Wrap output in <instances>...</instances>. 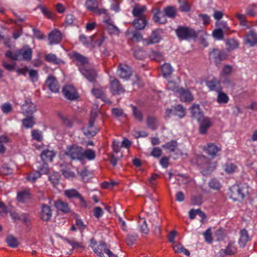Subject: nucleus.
I'll list each match as a JSON object with an SVG mask.
<instances>
[{
    "label": "nucleus",
    "instance_id": "obj_41",
    "mask_svg": "<svg viewBox=\"0 0 257 257\" xmlns=\"http://www.w3.org/2000/svg\"><path fill=\"white\" fill-rule=\"evenodd\" d=\"M173 248L176 253H184L185 255H190V252L188 250L185 248L183 245L180 243H177L173 245Z\"/></svg>",
    "mask_w": 257,
    "mask_h": 257
},
{
    "label": "nucleus",
    "instance_id": "obj_36",
    "mask_svg": "<svg viewBox=\"0 0 257 257\" xmlns=\"http://www.w3.org/2000/svg\"><path fill=\"white\" fill-rule=\"evenodd\" d=\"M106 24V27L107 30L110 34H118L119 30L118 28L113 25L112 22L110 20H108L105 21Z\"/></svg>",
    "mask_w": 257,
    "mask_h": 257
},
{
    "label": "nucleus",
    "instance_id": "obj_9",
    "mask_svg": "<svg viewBox=\"0 0 257 257\" xmlns=\"http://www.w3.org/2000/svg\"><path fill=\"white\" fill-rule=\"evenodd\" d=\"M85 6L88 11L92 12L97 15H101L102 14H106L107 11L105 9H98L96 0H86Z\"/></svg>",
    "mask_w": 257,
    "mask_h": 257
},
{
    "label": "nucleus",
    "instance_id": "obj_55",
    "mask_svg": "<svg viewBox=\"0 0 257 257\" xmlns=\"http://www.w3.org/2000/svg\"><path fill=\"white\" fill-rule=\"evenodd\" d=\"M9 142V139L5 136L0 137V153H3L5 151V145Z\"/></svg>",
    "mask_w": 257,
    "mask_h": 257
},
{
    "label": "nucleus",
    "instance_id": "obj_46",
    "mask_svg": "<svg viewBox=\"0 0 257 257\" xmlns=\"http://www.w3.org/2000/svg\"><path fill=\"white\" fill-rule=\"evenodd\" d=\"M177 147V143L175 141H171L162 146V147L170 152H174Z\"/></svg>",
    "mask_w": 257,
    "mask_h": 257
},
{
    "label": "nucleus",
    "instance_id": "obj_38",
    "mask_svg": "<svg viewBox=\"0 0 257 257\" xmlns=\"http://www.w3.org/2000/svg\"><path fill=\"white\" fill-rule=\"evenodd\" d=\"M45 59L48 62L54 64H58L62 62L61 59L57 58L55 54L52 53L46 54L45 56Z\"/></svg>",
    "mask_w": 257,
    "mask_h": 257
},
{
    "label": "nucleus",
    "instance_id": "obj_43",
    "mask_svg": "<svg viewBox=\"0 0 257 257\" xmlns=\"http://www.w3.org/2000/svg\"><path fill=\"white\" fill-rule=\"evenodd\" d=\"M149 56L151 59L157 62H161L164 60V56L163 54L158 51H151L149 54Z\"/></svg>",
    "mask_w": 257,
    "mask_h": 257
},
{
    "label": "nucleus",
    "instance_id": "obj_1",
    "mask_svg": "<svg viewBox=\"0 0 257 257\" xmlns=\"http://www.w3.org/2000/svg\"><path fill=\"white\" fill-rule=\"evenodd\" d=\"M65 155L72 161H79L81 162L85 159L92 161L96 157L95 152L92 149L84 150L82 147L72 145L68 146L64 152Z\"/></svg>",
    "mask_w": 257,
    "mask_h": 257
},
{
    "label": "nucleus",
    "instance_id": "obj_42",
    "mask_svg": "<svg viewBox=\"0 0 257 257\" xmlns=\"http://www.w3.org/2000/svg\"><path fill=\"white\" fill-rule=\"evenodd\" d=\"M223 169L227 174H230L237 171V167L231 163H227L224 165Z\"/></svg>",
    "mask_w": 257,
    "mask_h": 257
},
{
    "label": "nucleus",
    "instance_id": "obj_22",
    "mask_svg": "<svg viewBox=\"0 0 257 257\" xmlns=\"http://www.w3.org/2000/svg\"><path fill=\"white\" fill-rule=\"evenodd\" d=\"M52 217V211L51 208L46 205H43L42 206V211L41 212V218L44 221H48Z\"/></svg>",
    "mask_w": 257,
    "mask_h": 257
},
{
    "label": "nucleus",
    "instance_id": "obj_60",
    "mask_svg": "<svg viewBox=\"0 0 257 257\" xmlns=\"http://www.w3.org/2000/svg\"><path fill=\"white\" fill-rule=\"evenodd\" d=\"M60 175L58 173H54L52 174H51L49 176V180L52 182V183L55 185L58 184L59 181Z\"/></svg>",
    "mask_w": 257,
    "mask_h": 257
},
{
    "label": "nucleus",
    "instance_id": "obj_19",
    "mask_svg": "<svg viewBox=\"0 0 257 257\" xmlns=\"http://www.w3.org/2000/svg\"><path fill=\"white\" fill-rule=\"evenodd\" d=\"M206 84L211 91H215L218 92L220 90H222V89L220 82L216 78H213L212 80L207 81L206 82Z\"/></svg>",
    "mask_w": 257,
    "mask_h": 257
},
{
    "label": "nucleus",
    "instance_id": "obj_11",
    "mask_svg": "<svg viewBox=\"0 0 257 257\" xmlns=\"http://www.w3.org/2000/svg\"><path fill=\"white\" fill-rule=\"evenodd\" d=\"M90 247L93 251L100 257H104L103 252L106 253V250L108 249L106 248V243L103 241H101L98 245L96 242L91 241Z\"/></svg>",
    "mask_w": 257,
    "mask_h": 257
},
{
    "label": "nucleus",
    "instance_id": "obj_6",
    "mask_svg": "<svg viewBox=\"0 0 257 257\" xmlns=\"http://www.w3.org/2000/svg\"><path fill=\"white\" fill-rule=\"evenodd\" d=\"M176 33L177 36L181 39H186L196 35V33L193 29L186 27H179L176 30Z\"/></svg>",
    "mask_w": 257,
    "mask_h": 257
},
{
    "label": "nucleus",
    "instance_id": "obj_28",
    "mask_svg": "<svg viewBox=\"0 0 257 257\" xmlns=\"http://www.w3.org/2000/svg\"><path fill=\"white\" fill-rule=\"evenodd\" d=\"M147 23L146 17H142L141 18H137L133 22V24L136 29H144Z\"/></svg>",
    "mask_w": 257,
    "mask_h": 257
},
{
    "label": "nucleus",
    "instance_id": "obj_49",
    "mask_svg": "<svg viewBox=\"0 0 257 257\" xmlns=\"http://www.w3.org/2000/svg\"><path fill=\"white\" fill-rule=\"evenodd\" d=\"M32 139L38 142H41L43 140L42 132L38 130H34L31 133Z\"/></svg>",
    "mask_w": 257,
    "mask_h": 257
},
{
    "label": "nucleus",
    "instance_id": "obj_45",
    "mask_svg": "<svg viewBox=\"0 0 257 257\" xmlns=\"http://www.w3.org/2000/svg\"><path fill=\"white\" fill-rule=\"evenodd\" d=\"M222 251L228 255H232L236 252V247L234 242H230L226 249L224 250H222Z\"/></svg>",
    "mask_w": 257,
    "mask_h": 257
},
{
    "label": "nucleus",
    "instance_id": "obj_16",
    "mask_svg": "<svg viewBox=\"0 0 257 257\" xmlns=\"http://www.w3.org/2000/svg\"><path fill=\"white\" fill-rule=\"evenodd\" d=\"M79 70L89 81H93L96 76V72L92 69L87 68L86 67L82 66L80 67Z\"/></svg>",
    "mask_w": 257,
    "mask_h": 257
},
{
    "label": "nucleus",
    "instance_id": "obj_5",
    "mask_svg": "<svg viewBox=\"0 0 257 257\" xmlns=\"http://www.w3.org/2000/svg\"><path fill=\"white\" fill-rule=\"evenodd\" d=\"M98 110L97 109H93L91 112L90 118L89 120L87 126L83 128V132L85 136H94L96 134V131L93 128V123L97 115Z\"/></svg>",
    "mask_w": 257,
    "mask_h": 257
},
{
    "label": "nucleus",
    "instance_id": "obj_4",
    "mask_svg": "<svg viewBox=\"0 0 257 257\" xmlns=\"http://www.w3.org/2000/svg\"><path fill=\"white\" fill-rule=\"evenodd\" d=\"M196 163L198 165L201 166L204 175L210 173L216 167L215 163L211 162L207 157L202 155L197 156Z\"/></svg>",
    "mask_w": 257,
    "mask_h": 257
},
{
    "label": "nucleus",
    "instance_id": "obj_48",
    "mask_svg": "<svg viewBox=\"0 0 257 257\" xmlns=\"http://www.w3.org/2000/svg\"><path fill=\"white\" fill-rule=\"evenodd\" d=\"M191 6L190 4L186 1L179 2V9L181 12H188L190 11Z\"/></svg>",
    "mask_w": 257,
    "mask_h": 257
},
{
    "label": "nucleus",
    "instance_id": "obj_32",
    "mask_svg": "<svg viewBox=\"0 0 257 257\" xmlns=\"http://www.w3.org/2000/svg\"><path fill=\"white\" fill-rule=\"evenodd\" d=\"M153 19L156 23L163 24L166 23V17L160 10H158L155 14Z\"/></svg>",
    "mask_w": 257,
    "mask_h": 257
},
{
    "label": "nucleus",
    "instance_id": "obj_37",
    "mask_svg": "<svg viewBox=\"0 0 257 257\" xmlns=\"http://www.w3.org/2000/svg\"><path fill=\"white\" fill-rule=\"evenodd\" d=\"M138 223L140 231L144 234H148L149 232V229L148 227L146 219L144 218L140 217L138 220Z\"/></svg>",
    "mask_w": 257,
    "mask_h": 257
},
{
    "label": "nucleus",
    "instance_id": "obj_21",
    "mask_svg": "<svg viewBox=\"0 0 257 257\" xmlns=\"http://www.w3.org/2000/svg\"><path fill=\"white\" fill-rule=\"evenodd\" d=\"M30 196L29 190H24L18 192L17 200L19 202L26 203L30 200Z\"/></svg>",
    "mask_w": 257,
    "mask_h": 257
},
{
    "label": "nucleus",
    "instance_id": "obj_20",
    "mask_svg": "<svg viewBox=\"0 0 257 257\" xmlns=\"http://www.w3.org/2000/svg\"><path fill=\"white\" fill-rule=\"evenodd\" d=\"M46 83L51 91L53 92H57L58 91L59 89V86L58 85L55 78L53 76H49L46 81Z\"/></svg>",
    "mask_w": 257,
    "mask_h": 257
},
{
    "label": "nucleus",
    "instance_id": "obj_62",
    "mask_svg": "<svg viewBox=\"0 0 257 257\" xmlns=\"http://www.w3.org/2000/svg\"><path fill=\"white\" fill-rule=\"evenodd\" d=\"M40 174L39 172H35L31 173L28 175L27 177V179L30 182H35L38 178L40 177Z\"/></svg>",
    "mask_w": 257,
    "mask_h": 257
},
{
    "label": "nucleus",
    "instance_id": "obj_34",
    "mask_svg": "<svg viewBox=\"0 0 257 257\" xmlns=\"http://www.w3.org/2000/svg\"><path fill=\"white\" fill-rule=\"evenodd\" d=\"M229 100V96L227 94L222 90H220L217 92V96L216 97V101L219 104H225L227 103Z\"/></svg>",
    "mask_w": 257,
    "mask_h": 257
},
{
    "label": "nucleus",
    "instance_id": "obj_51",
    "mask_svg": "<svg viewBox=\"0 0 257 257\" xmlns=\"http://www.w3.org/2000/svg\"><path fill=\"white\" fill-rule=\"evenodd\" d=\"M162 70L163 75L167 76L172 73L173 69L170 64L165 63L162 66Z\"/></svg>",
    "mask_w": 257,
    "mask_h": 257
},
{
    "label": "nucleus",
    "instance_id": "obj_12",
    "mask_svg": "<svg viewBox=\"0 0 257 257\" xmlns=\"http://www.w3.org/2000/svg\"><path fill=\"white\" fill-rule=\"evenodd\" d=\"M228 57L227 54L225 52L220 51L218 49L213 50L210 53V57L216 64H219L220 62Z\"/></svg>",
    "mask_w": 257,
    "mask_h": 257
},
{
    "label": "nucleus",
    "instance_id": "obj_57",
    "mask_svg": "<svg viewBox=\"0 0 257 257\" xmlns=\"http://www.w3.org/2000/svg\"><path fill=\"white\" fill-rule=\"evenodd\" d=\"M226 44L228 47V49L230 50L237 48L238 46V43L237 41L233 39L227 40L226 41Z\"/></svg>",
    "mask_w": 257,
    "mask_h": 257
},
{
    "label": "nucleus",
    "instance_id": "obj_31",
    "mask_svg": "<svg viewBox=\"0 0 257 257\" xmlns=\"http://www.w3.org/2000/svg\"><path fill=\"white\" fill-rule=\"evenodd\" d=\"M246 42L252 46L257 43V34L252 31H250L246 36Z\"/></svg>",
    "mask_w": 257,
    "mask_h": 257
},
{
    "label": "nucleus",
    "instance_id": "obj_59",
    "mask_svg": "<svg viewBox=\"0 0 257 257\" xmlns=\"http://www.w3.org/2000/svg\"><path fill=\"white\" fill-rule=\"evenodd\" d=\"M62 174L63 176L68 179H72L75 177V173L70 170L69 169H61Z\"/></svg>",
    "mask_w": 257,
    "mask_h": 257
},
{
    "label": "nucleus",
    "instance_id": "obj_17",
    "mask_svg": "<svg viewBox=\"0 0 257 257\" xmlns=\"http://www.w3.org/2000/svg\"><path fill=\"white\" fill-rule=\"evenodd\" d=\"M48 40L50 44H57L59 43L62 40V34L59 31L56 29L54 30L49 35Z\"/></svg>",
    "mask_w": 257,
    "mask_h": 257
},
{
    "label": "nucleus",
    "instance_id": "obj_40",
    "mask_svg": "<svg viewBox=\"0 0 257 257\" xmlns=\"http://www.w3.org/2000/svg\"><path fill=\"white\" fill-rule=\"evenodd\" d=\"M174 115L179 118H183L186 115V109L181 105H177L174 107Z\"/></svg>",
    "mask_w": 257,
    "mask_h": 257
},
{
    "label": "nucleus",
    "instance_id": "obj_47",
    "mask_svg": "<svg viewBox=\"0 0 257 257\" xmlns=\"http://www.w3.org/2000/svg\"><path fill=\"white\" fill-rule=\"evenodd\" d=\"M6 241L9 246L13 248L17 247L19 244L17 238L12 235L8 236L6 239Z\"/></svg>",
    "mask_w": 257,
    "mask_h": 257
},
{
    "label": "nucleus",
    "instance_id": "obj_18",
    "mask_svg": "<svg viewBox=\"0 0 257 257\" xmlns=\"http://www.w3.org/2000/svg\"><path fill=\"white\" fill-rule=\"evenodd\" d=\"M110 83V90L113 94H119L124 92V89L117 79L111 80Z\"/></svg>",
    "mask_w": 257,
    "mask_h": 257
},
{
    "label": "nucleus",
    "instance_id": "obj_61",
    "mask_svg": "<svg viewBox=\"0 0 257 257\" xmlns=\"http://www.w3.org/2000/svg\"><path fill=\"white\" fill-rule=\"evenodd\" d=\"M233 69L232 66L229 65H225L222 69L221 72L220 76L222 77L224 75H228L230 74L232 72Z\"/></svg>",
    "mask_w": 257,
    "mask_h": 257
},
{
    "label": "nucleus",
    "instance_id": "obj_24",
    "mask_svg": "<svg viewBox=\"0 0 257 257\" xmlns=\"http://www.w3.org/2000/svg\"><path fill=\"white\" fill-rule=\"evenodd\" d=\"M146 7L145 6L136 5L133 10L132 14L134 17L141 18L142 17H145L144 13L146 11Z\"/></svg>",
    "mask_w": 257,
    "mask_h": 257
},
{
    "label": "nucleus",
    "instance_id": "obj_39",
    "mask_svg": "<svg viewBox=\"0 0 257 257\" xmlns=\"http://www.w3.org/2000/svg\"><path fill=\"white\" fill-rule=\"evenodd\" d=\"M36 167L38 170L37 172L40 174V176L42 174H46L48 172V166L44 161L37 163L36 164Z\"/></svg>",
    "mask_w": 257,
    "mask_h": 257
},
{
    "label": "nucleus",
    "instance_id": "obj_35",
    "mask_svg": "<svg viewBox=\"0 0 257 257\" xmlns=\"http://www.w3.org/2000/svg\"><path fill=\"white\" fill-rule=\"evenodd\" d=\"M55 207L58 210H59L65 213L69 212L70 208L68 204L61 200H58L55 202Z\"/></svg>",
    "mask_w": 257,
    "mask_h": 257
},
{
    "label": "nucleus",
    "instance_id": "obj_53",
    "mask_svg": "<svg viewBox=\"0 0 257 257\" xmlns=\"http://www.w3.org/2000/svg\"><path fill=\"white\" fill-rule=\"evenodd\" d=\"M164 11L166 16L170 18H174L176 15V9L173 7H168L165 8Z\"/></svg>",
    "mask_w": 257,
    "mask_h": 257
},
{
    "label": "nucleus",
    "instance_id": "obj_58",
    "mask_svg": "<svg viewBox=\"0 0 257 257\" xmlns=\"http://www.w3.org/2000/svg\"><path fill=\"white\" fill-rule=\"evenodd\" d=\"M167 88L168 90L174 91V92L176 93L177 94L178 93V91H179L181 89L179 88L178 85L173 81H170L168 83Z\"/></svg>",
    "mask_w": 257,
    "mask_h": 257
},
{
    "label": "nucleus",
    "instance_id": "obj_26",
    "mask_svg": "<svg viewBox=\"0 0 257 257\" xmlns=\"http://www.w3.org/2000/svg\"><path fill=\"white\" fill-rule=\"evenodd\" d=\"M55 155V153L54 152L53 150L47 149L42 152L41 157L44 162H51Z\"/></svg>",
    "mask_w": 257,
    "mask_h": 257
},
{
    "label": "nucleus",
    "instance_id": "obj_23",
    "mask_svg": "<svg viewBox=\"0 0 257 257\" xmlns=\"http://www.w3.org/2000/svg\"><path fill=\"white\" fill-rule=\"evenodd\" d=\"M177 95L180 98L181 100L184 102H190L193 98L190 91L184 90L182 88L178 91Z\"/></svg>",
    "mask_w": 257,
    "mask_h": 257
},
{
    "label": "nucleus",
    "instance_id": "obj_3",
    "mask_svg": "<svg viewBox=\"0 0 257 257\" xmlns=\"http://www.w3.org/2000/svg\"><path fill=\"white\" fill-rule=\"evenodd\" d=\"M231 198L236 201L242 200L248 193L247 185L240 184L233 186L231 189Z\"/></svg>",
    "mask_w": 257,
    "mask_h": 257
},
{
    "label": "nucleus",
    "instance_id": "obj_25",
    "mask_svg": "<svg viewBox=\"0 0 257 257\" xmlns=\"http://www.w3.org/2000/svg\"><path fill=\"white\" fill-rule=\"evenodd\" d=\"M63 241L65 243L69 244L72 247V248L70 250L71 253L72 252L73 249H77L79 248L83 249L84 248V246L83 245L82 243L78 242L75 241L74 239L65 238L63 239Z\"/></svg>",
    "mask_w": 257,
    "mask_h": 257
},
{
    "label": "nucleus",
    "instance_id": "obj_30",
    "mask_svg": "<svg viewBox=\"0 0 257 257\" xmlns=\"http://www.w3.org/2000/svg\"><path fill=\"white\" fill-rule=\"evenodd\" d=\"M70 56L73 60L76 61L77 63H79L81 65H84L87 62V59L86 58L76 52H73L71 53L70 54Z\"/></svg>",
    "mask_w": 257,
    "mask_h": 257
},
{
    "label": "nucleus",
    "instance_id": "obj_10",
    "mask_svg": "<svg viewBox=\"0 0 257 257\" xmlns=\"http://www.w3.org/2000/svg\"><path fill=\"white\" fill-rule=\"evenodd\" d=\"M199 122V133L204 135L208 129L212 125V119L208 117L203 116L198 120Z\"/></svg>",
    "mask_w": 257,
    "mask_h": 257
},
{
    "label": "nucleus",
    "instance_id": "obj_50",
    "mask_svg": "<svg viewBox=\"0 0 257 257\" xmlns=\"http://www.w3.org/2000/svg\"><path fill=\"white\" fill-rule=\"evenodd\" d=\"M132 107L135 118L139 121H142L143 117L141 111L135 106L132 105Z\"/></svg>",
    "mask_w": 257,
    "mask_h": 257
},
{
    "label": "nucleus",
    "instance_id": "obj_15",
    "mask_svg": "<svg viewBox=\"0 0 257 257\" xmlns=\"http://www.w3.org/2000/svg\"><path fill=\"white\" fill-rule=\"evenodd\" d=\"M203 150L206 152L208 155L214 158L220 151L221 149L213 143H208L203 147Z\"/></svg>",
    "mask_w": 257,
    "mask_h": 257
},
{
    "label": "nucleus",
    "instance_id": "obj_52",
    "mask_svg": "<svg viewBox=\"0 0 257 257\" xmlns=\"http://www.w3.org/2000/svg\"><path fill=\"white\" fill-rule=\"evenodd\" d=\"M23 125L27 128H31L35 124L34 119L33 117L24 119L22 121Z\"/></svg>",
    "mask_w": 257,
    "mask_h": 257
},
{
    "label": "nucleus",
    "instance_id": "obj_33",
    "mask_svg": "<svg viewBox=\"0 0 257 257\" xmlns=\"http://www.w3.org/2000/svg\"><path fill=\"white\" fill-rule=\"evenodd\" d=\"M190 109L192 117L197 119V120L203 116L202 112L200 111L199 105L194 104Z\"/></svg>",
    "mask_w": 257,
    "mask_h": 257
},
{
    "label": "nucleus",
    "instance_id": "obj_7",
    "mask_svg": "<svg viewBox=\"0 0 257 257\" xmlns=\"http://www.w3.org/2000/svg\"><path fill=\"white\" fill-rule=\"evenodd\" d=\"M62 92L65 97L68 99L73 100L77 99L79 97L78 93L75 87L71 85L64 86Z\"/></svg>",
    "mask_w": 257,
    "mask_h": 257
},
{
    "label": "nucleus",
    "instance_id": "obj_56",
    "mask_svg": "<svg viewBox=\"0 0 257 257\" xmlns=\"http://www.w3.org/2000/svg\"><path fill=\"white\" fill-rule=\"evenodd\" d=\"M213 37L218 40H221L223 38V32L221 28L215 29L212 32Z\"/></svg>",
    "mask_w": 257,
    "mask_h": 257
},
{
    "label": "nucleus",
    "instance_id": "obj_27",
    "mask_svg": "<svg viewBox=\"0 0 257 257\" xmlns=\"http://www.w3.org/2000/svg\"><path fill=\"white\" fill-rule=\"evenodd\" d=\"M161 39L159 31L154 30L152 32L150 37L147 40L148 44H155L159 43Z\"/></svg>",
    "mask_w": 257,
    "mask_h": 257
},
{
    "label": "nucleus",
    "instance_id": "obj_54",
    "mask_svg": "<svg viewBox=\"0 0 257 257\" xmlns=\"http://www.w3.org/2000/svg\"><path fill=\"white\" fill-rule=\"evenodd\" d=\"M148 126L152 130H155L158 127V122L156 118L149 117L147 119Z\"/></svg>",
    "mask_w": 257,
    "mask_h": 257
},
{
    "label": "nucleus",
    "instance_id": "obj_8",
    "mask_svg": "<svg viewBox=\"0 0 257 257\" xmlns=\"http://www.w3.org/2000/svg\"><path fill=\"white\" fill-rule=\"evenodd\" d=\"M64 195L69 199L73 198H77L79 200L80 205L82 206H87L86 202L77 190L75 189H66L64 191Z\"/></svg>",
    "mask_w": 257,
    "mask_h": 257
},
{
    "label": "nucleus",
    "instance_id": "obj_13",
    "mask_svg": "<svg viewBox=\"0 0 257 257\" xmlns=\"http://www.w3.org/2000/svg\"><path fill=\"white\" fill-rule=\"evenodd\" d=\"M22 111L25 115H31L36 111V106L31 100H27L22 106Z\"/></svg>",
    "mask_w": 257,
    "mask_h": 257
},
{
    "label": "nucleus",
    "instance_id": "obj_29",
    "mask_svg": "<svg viewBox=\"0 0 257 257\" xmlns=\"http://www.w3.org/2000/svg\"><path fill=\"white\" fill-rule=\"evenodd\" d=\"M248 240L249 236L247 231L245 229L241 230L240 232V238L238 241L240 247H244Z\"/></svg>",
    "mask_w": 257,
    "mask_h": 257
},
{
    "label": "nucleus",
    "instance_id": "obj_64",
    "mask_svg": "<svg viewBox=\"0 0 257 257\" xmlns=\"http://www.w3.org/2000/svg\"><path fill=\"white\" fill-rule=\"evenodd\" d=\"M58 115L64 125L67 126H70L71 125V121L66 115L62 113H59Z\"/></svg>",
    "mask_w": 257,
    "mask_h": 257
},
{
    "label": "nucleus",
    "instance_id": "obj_44",
    "mask_svg": "<svg viewBox=\"0 0 257 257\" xmlns=\"http://www.w3.org/2000/svg\"><path fill=\"white\" fill-rule=\"evenodd\" d=\"M79 40L84 45H93L94 38L93 36L87 37L84 35H81L79 36Z\"/></svg>",
    "mask_w": 257,
    "mask_h": 257
},
{
    "label": "nucleus",
    "instance_id": "obj_14",
    "mask_svg": "<svg viewBox=\"0 0 257 257\" xmlns=\"http://www.w3.org/2000/svg\"><path fill=\"white\" fill-rule=\"evenodd\" d=\"M117 71L119 77L122 79H127L132 75V70L131 68L125 64H119Z\"/></svg>",
    "mask_w": 257,
    "mask_h": 257
},
{
    "label": "nucleus",
    "instance_id": "obj_63",
    "mask_svg": "<svg viewBox=\"0 0 257 257\" xmlns=\"http://www.w3.org/2000/svg\"><path fill=\"white\" fill-rule=\"evenodd\" d=\"M1 109L3 113L8 114L12 110V104L9 102L5 103L2 105Z\"/></svg>",
    "mask_w": 257,
    "mask_h": 257
},
{
    "label": "nucleus",
    "instance_id": "obj_2",
    "mask_svg": "<svg viewBox=\"0 0 257 257\" xmlns=\"http://www.w3.org/2000/svg\"><path fill=\"white\" fill-rule=\"evenodd\" d=\"M32 50L29 47H23L15 53L10 50L8 51L6 53V57L14 60L24 59L26 61H29L32 58Z\"/></svg>",
    "mask_w": 257,
    "mask_h": 257
}]
</instances>
